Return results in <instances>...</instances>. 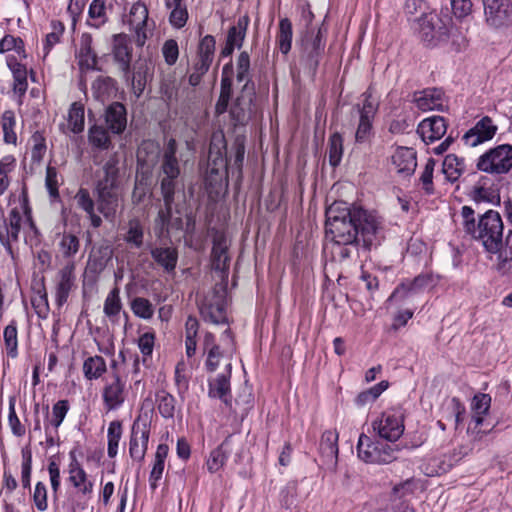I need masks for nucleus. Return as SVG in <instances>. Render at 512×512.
I'll use <instances>...</instances> for the list:
<instances>
[{
	"mask_svg": "<svg viewBox=\"0 0 512 512\" xmlns=\"http://www.w3.org/2000/svg\"><path fill=\"white\" fill-rule=\"evenodd\" d=\"M326 233L334 243H362L366 249L380 244L383 238L382 218L361 206L335 202L326 210Z\"/></svg>",
	"mask_w": 512,
	"mask_h": 512,
	"instance_id": "f257e3e1",
	"label": "nucleus"
},
{
	"mask_svg": "<svg viewBox=\"0 0 512 512\" xmlns=\"http://www.w3.org/2000/svg\"><path fill=\"white\" fill-rule=\"evenodd\" d=\"M460 216L464 231L478 241L487 253L496 255V270L503 275L512 276V272L501 269L500 265V254L504 251L505 245L504 224L500 214L497 211L488 210L476 221L474 210L469 206H463Z\"/></svg>",
	"mask_w": 512,
	"mask_h": 512,
	"instance_id": "f03ea898",
	"label": "nucleus"
},
{
	"mask_svg": "<svg viewBox=\"0 0 512 512\" xmlns=\"http://www.w3.org/2000/svg\"><path fill=\"white\" fill-rule=\"evenodd\" d=\"M176 141L170 139L164 149L160 166V189L164 202V208L158 213L156 224L164 229L170 222L173 207L177 206L176 200L180 197L182 187L179 184L180 166L176 158Z\"/></svg>",
	"mask_w": 512,
	"mask_h": 512,
	"instance_id": "7ed1b4c3",
	"label": "nucleus"
},
{
	"mask_svg": "<svg viewBox=\"0 0 512 512\" xmlns=\"http://www.w3.org/2000/svg\"><path fill=\"white\" fill-rule=\"evenodd\" d=\"M203 348L207 354L205 361L207 371L214 372L222 368V372H231L232 358L236 351V345L229 329L224 331L219 344L214 342V335L207 332L204 335Z\"/></svg>",
	"mask_w": 512,
	"mask_h": 512,
	"instance_id": "20e7f679",
	"label": "nucleus"
},
{
	"mask_svg": "<svg viewBox=\"0 0 512 512\" xmlns=\"http://www.w3.org/2000/svg\"><path fill=\"white\" fill-rule=\"evenodd\" d=\"M104 176L97 183V208L105 218H112L118 206L115 183L118 174L117 160L110 158L103 166Z\"/></svg>",
	"mask_w": 512,
	"mask_h": 512,
	"instance_id": "39448f33",
	"label": "nucleus"
},
{
	"mask_svg": "<svg viewBox=\"0 0 512 512\" xmlns=\"http://www.w3.org/2000/svg\"><path fill=\"white\" fill-rule=\"evenodd\" d=\"M227 289L224 284H216L202 300L199 309L204 321L212 324L227 323Z\"/></svg>",
	"mask_w": 512,
	"mask_h": 512,
	"instance_id": "423d86ee",
	"label": "nucleus"
},
{
	"mask_svg": "<svg viewBox=\"0 0 512 512\" xmlns=\"http://www.w3.org/2000/svg\"><path fill=\"white\" fill-rule=\"evenodd\" d=\"M476 167L492 175L508 173L512 169V145L500 144L490 148L478 158Z\"/></svg>",
	"mask_w": 512,
	"mask_h": 512,
	"instance_id": "0eeeda50",
	"label": "nucleus"
},
{
	"mask_svg": "<svg viewBox=\"0 0 512 512\" xmlns=\"http://www.w3.org/2000/svg\"><path fill=\"white\" fill-rule=\"evenodd\" d=\"M399 452L395 444L373 442L365 434H361L357 443L358 457L366 463L385 464L397 458Z\"/></svg>",
	"mask_w": 512,
	"mask_h": 512,
	"instance_id": "6e6552de",
	"label": "nucleus"
},
{
	"mask_svg": "<svg viewBox=\"0 0 512 512\" xmlns=\"http://www.w3.org/2000/svg\"><path fill=\"white\" fill-rule=\"evenodd\" d=\"M449 25L450 18L448 16L441 17L436 12H429L415 18L412 28L422 41L432 44L448 34Z\"/></svg>",
	"mask_w": 512,
	"mask_h": 512,
	"instance_id": "1a4fd4ad",
	"label": "nucleus"
},
{
	"mask_svg": "<svg viewBox=\"0 0 512 512\" xmlns=\"http://www.w3.org/2000/svg\"><path fill=\"white\" fill-rule=\"evenodd\" d=\"M372 428L380 438L395 442L404 432L403 415L395 410L383 412L372 422Z\"/></svg>",
	"mask_w": 512,
	"mask_h": 512,
	"instance_id": "9d476101",
	"label": "nucleus"
},
{
	"mask_svg": "<svg viewBox=\"0 0 512 512\" xmlns=\"http://www.w3.org/2000/svg\"><path fill=\"white\" fill-rule=\"evenodd\" d=\"M3 226L0 227V241L2 243L16 241L20 230L26 223H31L30 211L25 202L19 207L10 210L8 217L5 218Z\"/></svg>",
	"mask_w": 512,
	"mask_h": 512,
	"instance_id": "9b49d317",
	"label": "nucleus"
},
{
	"mask_svg": "<svg viewBox=\"0 0 512 512\" xmlns=\"http://www.w3.org/2000/svg\"><path fill=\"white\" fill-rule=\"evenodd\" d=\"M150 437V421L147 417L139 416L131 428L129 441L130 457L138 462L143 461Z\"/></svg>",
	"mask_w": 512,
	"mask_h": 512,
	"instance_id": "f8f14e48",
	"label": "nucleus"
},
{
	"mask_svg": "<svg viewBox=\"0 0 512 512\" xmlns=\"http://www.w3.org/2000/svg\"><path fill=\"white\" fill-rule=\"evenodd\" d=\"M148 8L141 2L132 5L129 15L128 24L135 33V39L138 46H143L147 38L152 34L154 27L153 22L148 20Z\"/></svg>",
	"mask_w": 512,
	"mask_h": 512,
	"instance_id": "ddd939ff",
	"label": "nucleus"
},
{
	"mask_svg": "<svg viewBox=\"0 0 512 512\" xmlns=\"http://www.w3.org/2000/svg\"><path fill=\"white\" fill-rule=\"evenodd\" d=\"M486 23L493 28L512 24V4L509 0H483Z\"/></svg>",
	"mask_w": 512,
	"mask_h": 512,
	"instance_id": "4468645a",
	"label": "nucleus"
},
{
	"mask_svg": "<svg viewBox=\"0 0 512 512\" xmlns=\"http://www.w3.org/2000/svg\"><path fill=\"white\" fill-rule=\"evenodd\" d=\"M498 126L489 116L479 119L462 137L464 144L468 147H476L494 138Z\"/></svg>",
	"mask_w": 512,
	"mask_h": 512,
	"instance_id": "2eb2a0df",
	"label": "nucleus"
},
{
	"mask_svg": "<svg viewBox=\"0 0 512 512\" xmlns=\"http://www.w3.org/2000/svg\"><path fill=\"white\" fill-rule=\"evenodd\" d=\"M127 395L126 381L119 375L114 374L108 379L103 387L102 399L108 411L119 408L125 401Z\"/></svg>",
	"mask_w": 512,
	"mask_h": 512,
	"instance_id": "dca6fc26",
	"label": "nucleus"
},
{
	"mask_svg": "<svg viewBox=\"0 0 512 512\" xmlns=\"http://www.w3.org/2000/svg\"><path fill=\"white\" fill-rule=\"evenodd\" d=\"M431 283V277L421 274L413 280L403 281L391 294L389 301L407 302Z\"/></svg>",
	"mask_w": 512,
	"mask_h": 512,
	"instance_id": "f3484780",
	"label": "nucleus"
},
{
	"mask_svg": "<svg viewBox=\"0 0 512 512\" xmlns=\"http://www.w3.org/2000/svg\"><path fill=\"white\" fill-rule=\"evenodd\" d=\"M446 130L447 124L445 119L441 116H432L420 122L417 133L426 144H429L441 139L445 135Z\"/></svg>",
	"mask_w": 512,
	"mask_h": 512,
	"instance_id": "a211bd4d",
	"label": "nucleus"
},
{
	"mask_svg": "<svg viewBox=\"0 0 512 512\" xmlns=\"http://www.w3.org/2000/svg\"><path fill=\"white\" fill-rule=\"evenodd\" d=\"M75 266L73 263L65 265L57 275L55 298L59 306L63 305L69 296L75 282Z\"/></svg>",
	"mask_w": 512,
	"mask_h": 512,
	"instance_id": "6ab92c4d",
	"label": "nucleus"
},
{
	"mask_svg": "<svg viewBox=\"0 0 512 512\" xmlns=\"http://www.w3.org/2000/svg\"><path fill=\"white\" fill-rule=\"evenodd\" d=\"M231 372H221L208 380V396L220 399L225 405H231Z\"/></svg>",
	"mask_w": 512,
	"mask_h": 512,
	"instance_id": "aec40b11",
	"label": "nucleus"
},
{
	"mask_svg": "<svg viewBox=\"0 0 512 512\" xmlns=\"http://www.w3.org/2000/svg\"><path fill=\"white\" fill-rule=\"evenodd\" d=\"M69 482L77 489L85 498H90L93 492V482L88 479L85 470L80 463L74 458L69 464Z\"/></svg>",
	"mask_w": 512,
	"mask_h": 512,
	"instance_id": "412c9836",
	"label": "nucleus"
},
{
	"mask_svg": "<svg viewBox=\"0 0 512 512\" xmlns=\"http://www.w3.org/2000/svg\"><path fill=\"white\" fill-rule=\"evenodd\" d=\"M414 102L421 111L443 110L445 107L444 94L440 89H425L414 95Z\"/></svg>",
	"mask_w": 512,
	"mask_h": 512,
	"instance_id": "4be33fe9",
	"label": "nucleus"
},
{
	"mask_svg": "<svg viewBox=\"0 0 512 512\" xmlns=\"http://www.w3.org/2000/svg\"><path fill=\"white\" fill-rule=\"evenodd\" d=\"M392 164L398 174L409 176L417 166L416 152L412 148L399 147L392 155Z\"/></svg>",
	"mask_w": 512,
	"mask_h": 512,
	"instance_id": "5701e85b",
	"label": "nucleus"
},
{
	"mask_svg": "<svg viewBox=\"0 0 512 512\" xmlns=\"http://www.w3.org/2000/svg\"><path fill=\"white\" fill-rule=\"evenodd\" d=\"M338 432L336 430H327L323 432L319 451L326 464L335 466L338 459Z\"/></svg>",
	"mask_w": 512,
	"mask_h": 512,
	"instance_id": "b1692460",
	"label": "nucleus"
},
{
	"mask_svg": "<svg viewBox=\"0 0 512 512\" xmlns=\"http://www.w3.org/2000/svg\"><path fill=\"white\" fill-rule=\"evenodd\" d=\"M113 55L116 62L124 72H128L132 57L130 40L125 34H117L113 38Z\"/></svg>",
	"mask_w": 512,
	"mask_h": 512,
	"instance_id": "393cba45",
	"label": "nucleus"
},
{
	"mask_svg": "<svg viewBox=\"0 0 512 512\" xmlns=\"http://www.w3.org/2000/svg\"><path fill=\"white\" fill-rule=\"evenodd\" d=\"M228 241L223 234H216L212 248V267L215 270L224 272L229 267V256L227 254Z\"/></svg>",
	"mask_w": 512,
	"mask_h": 512,
	"instance_id": "a878e982",
	"label": "nucleus"
},
{
	"mask_svg": "<svg viewBox=\"0 0 512 512\" xmlns=\"http://www.w3.org/2000/svg\"><path fill=\"white\" fill-rule=\"evenodd\" d=\"M503 213L509 225L512 227V200L508 199L503 203ZM501 269L512 272V229L505 238L504 251L500 254Z\"/></svg>",
	"mask_w": 512,
	"mask_h": 512,
	"instance_id": "bb28decb",
	"label": "nucleus"
},
{
	"mask_svg": "<svg viewBox=\"0 0 512 512\" xmlns=\"http://www.w3.org/2000/svg\"><path fill=\"white\" fill-rule=\"evenodd\" d=\"M491 405V397L488 394H477L474 396L471 409L472 419L468 427V430H476L479 426H482L484 416L488 413Z\"/></svg>",
	"mask_w": 512,
	"mask_h": 512,
	"instance_id": "cd10ccee",
	"label": "nucleus"
},
{
	"mask_svg": "<svg viewBox=\"0 0 512 512\" xmlns=\"http://www.w3.org/2000/svg\"><path fill=\"white\" fill-rule=\"evenodd\" d=\"M473 199L476 202L498 204L500 202L499 190L490 184L487 177H482L473 188Z\"/></svg>",
	"mask_w": 512,
	"mask_h": 512,
	"instance_id": "c85d7f7f",
	"label": "nucleus"
},
{
	"mask_svg": "<svg viewBox=\"0 0 512 512\" xmlns=\"http://www.w3.org/2000/svg\"><path fill=\"white\" fill-rule=\"evenodd\" d=\"M106 122L113 133H122L127 124L125 106L120 102L109 105L106 110Z\"/></svg>",
	"mask_w": 512,
	"mask_h": 512,
	"instance_id": "c756f323",
	"label": "nucleus"
},
{
	"mask_svg": "<svg viewBox=\"0 0 512 512\" xmlns=\"http://www.w3.org/2000/svg\"><path fill=\"white\" fill-rule=\"evenodd\" d=\"M165 6L170 11V24L180 29L188 20V10L185 0H165Z\"/></svg>",
	"mask_w": 512,
	"mask_h": 512,
	"instance_id": "7c9ffc66",
	"label": "nucleus"
},
{
	"mask_svg": "<svg viewBox=\"0 0 512 512\" xmlns=\"http://www.w3.org/2000/svg\"><path fill=\"white\" fill-rule=\"evenodd\" d=\"M124 241L132 248H141L144 243V227L138 218H132L125 226Z\"/></svg>",
	"mask_w": 512,
	"mask_h": 512,
	"instance_id": "2f4dec72",
	"label": "nucleus"
},
{
	"mask_svg": "<svg viewBox=\"0 0 512 512\" xmlns=\"http://www.w3.org/2000/svg\"><path fill=\"white\" fill-rule=\"evenodd\" d=\"M91 44L92 38L90 35H83L81 37L80 48L78 51V63L81 69H96L97 56L93 52Z\"/></svg>",
	"mask_w": 512,
	"mask_h": 512,
	"instance_id": "473e14b6",
	"label": "nucleus"
},
{
	"mask_svg": "<svg viewBox=\"0 0 512 512\" xmlns=\"http://www.w3.org/2000/svg\"><path fill=\"white\" fill-rule=\"evenodd\" d=\"M7 64L14 78L13 90L19 96H23L28 88L27 69L14 58H8Z\"/></svg>",
	"mask_w": 512,
	"mask_h": 512,
	"instance_id": "72a5a7b5",
	"label": "nucleus"
},
{
	"mask_svg": "<svg viewBox=\"0 0 512 512\" xmlns=\"http://www.w3.org/2000/svg\"><path fill=\"white\" fill-rule=\"evenodd\" d=\"M168 450L169 448L166 444H159L157 447L153 467L149 476V483L152 490L158 487V481L162 478Z\"/></svg>",
	"mask_w": 512,
	"mask_h": 512,
	"instance_id": "f704fd0d",
	"label": "nucleus"
},
{
	"mask_svg": "<svg viewBox=\"0 0 512 512\" xmlns=\"http://www.w3.org/2000/svg\"><path fill=\"white\" fill-rule=\"evenodd\" d=\"M154 261L167 271L175 269L178 259V253L172 247H157L151 251Z\"/></svg>",
	"mask_w": 512,
	"mask_h": 512,
	"instance_id": "c9c22d12",
	"label": "nucleus"
},
{
	"mask_svg": "<svg viewBox=\"0 0 512 512\" xmlns=\"http://www.w3.org/2000/svg\"><path fill=\"white\" fill-rule=\"evenodd\" d=\"M465 167L464 159L454 154H449L443 161L442 170L450 182H455L464 173Z\"/></svg>",
	"mask_w": 512,
	"mask_h": 512,
	"instance_id": "e433bc0d",
	"label": "nucleus"
},
{
	"mask_svg": "<svg viewBox=\"0 0 512 512\" xmlns=\"http://www.w3.org/2000/svg\"><path fill=\"white\" fill-rule=\"evenodd\" d=\"M228 184L227 171H213L207 168L205 176V186L210 194L219 195Z\"/></svg>",
	"mask_w": 512,
	"mask_h": 512,
	"instance_id": "4c0bfd02",
	"label": "nucleus"
},
{
	"mask_svg": "<svg viewBox=\"0 0 512 512\" xmlns=\"http://www.w3.org/2000/svg\"><path fill=\"white\" fill-rule=\"evenodd\" d=\"M106 370V362L101 356H89L84 360L83 374L88 380L99 379Z\"/></svg>",
	"mask_w": 512,
	"mask_h": 512,
	"instance_id": "58836bf2",
	"label": "nucleus"
},
{
	"mask_svg": "<svg viewBox=\"0 0 512 512\" xmlns=\"http://www.w3.org/2000/svg\"><path fill=\"white\" fill-rule=\"evenodd\" d=\"M292 24L289 19L284 18L279 22V30L276 37V42L279 50L283 54H288L292 45Z\"/></svg>",
	"mask_w": 512,
	"mask_h": 512,
	"instance_id": "ea45409f",
	"label": "nucleus"
},
{
	"mask_svg": "<svg viewBox=\"0 0 512 512\" xmlns=\"http://www.w3.org/2000/svg\"><path fill=\"white\" fill-rule=\"evenodd\" d=\"M67 123L69 131L78 134L84 130V106L79 102L71 104L68 111Z\"/></svg>",
	"mask_w": 512,
	"mask_h": 512,
	"instance_id": "a19ab883",
	"label": "nucleus"
},
{
	"mask_svg": "<svg viewBox=\"0 0 512 512\" xmlns=\"http://www.w3.org/2000/svg\"><path fill=\"white\" fill-rule=\"evenodd\" d=\"M122 436V425L119 421H112L108 426L107 438L108 447L107 453L110 458H114L118 452L119 441Z\"/></svg>",
	"mask_w": 512,
	"mask_h": 512,
	"instance_id": "79ce46f5",
	"label": "nucleus"
},
{
	"mask_svg": "<svg viewBox=\"0 0 512 512\" xmlns=\"http://www.w3.org/2000/svg\"><path fill=\"white\" fill-rule=\"evenodd\" d=\"M157 408L164 418H173L175 413L176 400L174 396L166 391H160L156 395Z\"/></svg>",
	"mask_w": 512,
	"mask_h": 512,
	"instance_id": "37998d69",
	"label": "nucleus"
},
{
	"mask_svg": "<svg viewBox=\"0 0 512 512\" xmlns=\"http://www.w3.org/2000/svg\"><path fill=\"white\" fill-rule=\"evenodd\" d=\"M389 386L387 381H381L373 387L361 392L356 398L358 406H365L373 403Z\"/></svg>",
	"mask_w": 512,
	"mask_h": 512,
	"instance_id": "c03bdc74",
	"label": "nucleus"
},
{
	"mask_svg": "<svg viewBox=\"0 0 512 512\" xmlns=\"http://www.w3.org/2000/svg\"><path fill=\"white\" fill-rule=\"evenodd\" d=\"M329 163L336 167L339 165L343 155V139L339 133H334L329 138L328 143Z\"/></svg>",
	"mask_w": 512,
	"mask_h": 512,
	"instance_id": "a18cd8bd",
	"label": "nucleus"
},
{
	"mask_svg": "<svg viewBox=\"0 0 512 512\" xmlns=\"http://www.w3.org/2000/svg\"><path fill=\"white\" fill-rule=\"evenodd\" d=\"M80 248L79 238L71 233H64L59 242V249L63 257H74Z\"/></svg>",
	"mask_w": 512,
	"mask_h": 512,
	"instance_id": "49530a36",
	"label": "nucleus"
},
{
	"mask_svg": "<svg viewBox=\"0 0 512 512\" xmlns=\"http://www.w3.org/2000/svg\"><path fill=\"white\" fill-rule=\"evenodd\" d=\"M16 119L15 114L11 110H7L2 115V129L4 141L7 144H16L17 134L15 132Z\"/></svg>",
	"mask_w": 512,
	"mask_h": 512,
	"instance_id": "de8ad7c7",
	"label": "nucleus"
},
{
	"mask_svg": "<svg viewBox=\"0 0 512 512\" xmlns=\"http://www.w3.org/2000/svg\"><path fill=\"white\" fill-rule=\"evenodd\" d=\"M247 25V18L239 19L237 24L229 29L227 42L236 48H241L246 35Z\"/></svg>",
	"mask_w": 512,
	"mask_h": 512,
	"instance_id": "09e8293b",
	"label": "nucleus"
},
{
	"mask_svg": "<svg viewBox=\"0 0 512 512\" xmlns=\"http://www.w3.org/2000/svg\"><path fill=\"white\" fill-rule=\"evenodd\" d=\"M15 168V159L13 156H5L0 161V196L5 193L9 184L10 177L9 174Z\"/></svg>",
	"mask_w": 512,
	"mask_h": 512,
	"instance_id": "8fccbe9b",
	"label": "nucleus"
},
{
	"mask_svg": "<svg viewBox=\"0 0 512 512\" xmlns=\"http://www.w3.org/2000/svg\"><path fill=\"white\" fill-rule=\"evenodd\" d=\"M121 308L120 290L118 287H115L107 295L104 301L103 311L106 316L112 317L118 315Z\"/></svg>",
	"mask_w": 512,
	"mask_h": 512,
	"instance_id": "3c124183",
	"label": "nucleus"
},
{
	"mask_svg": "<svg viewBox=\"0 0 512 512\" xmlns=\"http://www.w3.org/2000/svg\"><path fill=\"white\" fill-rule=\"evenodd\" d=\"M89 143L101 149H107L110 145V138L107 131L101 127L94 125L88 132Z\"/></svg>",
	"mask_w": 512,
	"mask_h": 512,
	"instance_id": "603ef678",
	"label": "nucleus"
},
{
	"mask_svg": "<svg viewBox=\"0 0 512 512\" xmlns=\"http://www.w3.org/2000/svg\"><path fill=\"white\" fill-rule=\"evenodd\" d=\"M89 17L94 27H100L107 21L105 0H93L89 7Z\"/></svg>",
	"mask_w": 512,
	"mask_h": 512,
	"instance_id": "864d4df0",
	"label": "nucleus"
},
{
	"mask_svg": "<svg viewBox=\"0 0 512 512\" xmlns=\"http://www.w3.org/2000/svg\"><path fill=\"white\" fill-rule=\"evenodd\" d=\"M131 309L136 316L142 319H150L154 314L152 303L143 297H136L131 303Z\"/></svg>",
	"mask_w": 512,
	"mask_h": 512,
	"instance_id": "5fc2aeb1",
	"label": "nucleus"
},
{
	"mask_svg": "<svg viewBox=\"0 0 512 512\" xmlns=\"http://www.w3.org/2000/svg\"><path fill=\"white\" fill-rule=\"evenodd\" d=\"M226 459L227 455L223 449V446L221 445L215 448L214 450L211 451L206 461L208 471L210 473L218 472L224 466Z\"/></svg>",
	"mask_w": 512,
	"mask_h": 512,
	"instance_id": "6e6d98bb",
	"label": "nucleus"
},
{
	"mask_svg": "<svg viewBox=\"0 0 512 512\" xmlns=\"http://www.w3.org/2000/svg\"><path fill=\"white\" fill-rule=\"evenodd\" d=\"M250 101L243 103L240 98L236 100L230 110L231 117L235 124H244L250 118Z\"/></svg>",
	"mask_w": 512,
	"mask_h": 512,
	"instance_id": "4d7b16f0",
	"label": "nucleus"
},
{
	"mask_svg": "<svg viewBox=\"0 0 512 512\" xmlns=\"http://www.w3.org/2000/svg\"><path fill=\"white\" fill-rule=\"evenodd\" d=\"M207 168L213 171H227V161L223 152L220 149L215 150L213 144L209 148Z\"/></svg>",
	"mask_w": 512,
	"mask_h": 512,
	"instance_id": "13d9d810",
	"label": "nucleus"
},
{
	"mask_svg": "<svg viewBox=\"0 0 512 512\" xmlns=\"http://www.w3.org/2000/svg\"><path fill=\"white\" fill-rule=\"evenodd\" d=\"M31 157L33 161H41L46 153V142L43 134L36 131L31 139Z\"/></svg>",
	"mask_w": 512,
	"mask_h": 512,
	"instance_id": "bf43d9fd",
	"label": "nucleus"
},
{
	"mask_svg": "<svg viewBox=\"0 0 512 512\" xmlns=\"http://www.w3.org/2000/svg\"><path fill=\"white\" fill-rule=\"evenodd\" d=\"M33 502L36 508L43 512L48 508V491L46 485L39 481L35 484V488L33 491Z\"/></svg>",
	"mask_w": 512,
	"mask_h": 512,
	"instance_id": "052dcab7",
	"label": "nucleus"
},
{
	"mask_svg": "<svg viewBox=\"0 0 512 512\" xmlns=\"http://www.w3.org/2000/svg\"><path fill=\"white\" fill-rule=\"evenodd\" d=\"M5 346L10 356L14 357L17 351V327L14 322L7 325L3 333Z\"/></svg>",
	"mask_w": 512,
	"mask_h": 512,
	"instance_id": "680f3d73",
	"label": "nucleus"
},
{
	"mask_svg": "<svg viewBox=\"0 0 512 512\" xmlns=\"http://www.w3.org/2000/svg\"><path fill=\"white\" fill-rule=\"evenodd\" d=\"M435 163L433 160H429L423 171L421 172L420 176V183L422 185V189L425 191L426 194H433L434 193V186H433V171H434Z\"/></svg>",
	"mask_w": 512,
	"mask_h": 512,
	"instance_id": "e2e57ef3",
	"label": "nucleus"
},
{
	"mask_svg": "<svg viewBox=\"0 0 512 512\" xmlns=\"http://www.w3.org/2000/svg\"><path fill=\"white\" fill-rule=\"evenodd\" d=\"M69 409L68 401L60 400L53 405L50 424L57 429L63 422Z\"/></svg>",
	"mask_w": 512,
	"mask_h": 512,
	"instance_id": "0e129e2a",
	"label": "nucleus"
},
{
	"mask_svg": "<svg viewBox=\"0 0 512 512\" xmlns=\"http://www.w3.org/2000/svg\"><path fill=\"white\" fill-rule=\"evenodd\" d=\"M215 39L211 35H206L199 44V58L211 61L215 51Z\"/></svg>",
	"mask_w": 512,
	"mask_h": 512,
	"instance_id": "69168bd1",
	"label": "nucleus"
},
{
	"mask_svg": "<svg viewBox=\"0 0 512 512\" xmlns=\"http://www.w3.org/2000/svg\"><path fill=\"white\" fill-rule=\"evenodd\" d=\"M45 186L50 197L57 198L58 192V175L55 167L48 166L46 169Z\"/></svg>",
	"mask_w": 512,
	"mask_h": 512,
	"instance_id": "338daca9",
	"label": "nucleus"
},
{
	"mask_svg": "<svg viewBox=\"0 0 512 512\" xmlns=\"http://www.w3.org/2000/svg\"><path fill=\"white\" fill-rule=\"evenodd\" d=\"M162 53L165 59V62L168 65H173L176 63L179 56L178 44L175 40L170 39L167 40L162 48Z\"/></svg>",
	"mask_w": 512,
	"mask_h": 512,
	"instance_id": "774afa93",
	"label": "nucleus"
}]
</instances>
